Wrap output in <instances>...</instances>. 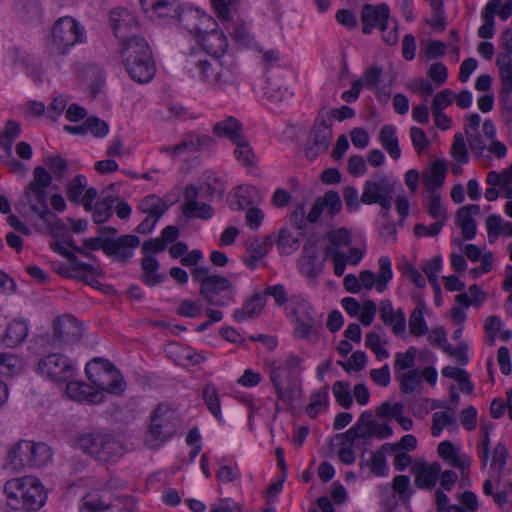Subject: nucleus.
<instances>
[{
  "mask_svg": "<svg viewBox=\"0 0 512 512\" xmlns=\"http://www.w3.org/2000/svg\"><path fill=\"white\" fill-rule=\"evenodd\" d=\"M497 489L498 491L493 495L496 504L503 506L512 501V470L509 469L498 476Z\"/></svg>",
  "mask_w": 512,
  "mask_h": 512,
  "instance_id": "nucleus-42",
  "label": "nucleus"
},
{
  "mask_svg": "<svg viewBox=\"0 0 512 512\" xmlns=\"http://www.w3.org/2000/svg\"><path fill=\"white\" fill-rule=\"evenodd\" d=\"M442 269V258L440 256L434 257L432 260L425 263L422 270L426 274L430 285L436 293L440 292V285L438 282L437 274Z\"/></svg>",
  "mask_w": 512,
  "mask_h": 512,
  "instance_id": "nucleus-59",
  "label": "nucleus"
},
{
  "mask_svg": "<svg viewBox=\"0 0 512 512\" xmlns=\"http://www.w3.org/2000/svg\"><path fill=\"white\" fill-rule=\"evenodd\" d=\"M87 186V180L84 175L75 176L66 185V196L68 200L75 204H80L82 194Z\"/></svg>",
  "mask_w": 512,
  "mask_h": 512,
  "instance_id": "nucleus-52",
  "label": "nucleus"
},
{
  "mask_svg": "<svg viewBox=\"0 0 512 512\" xmlns=\"http://www.w3.org/2000/svg\"><path fill=\"white\" fill-rule=\"evenodd\" d=\"M332 137L333 133L331 123H329V115L319 114L306 142V156L313 160L325 152L330 146Z\"/></svg>",
  "mask_w": 512,
  "mask_h": 512,
  "instance_id": "nucleus-11",
  "label": "nucleus"
},
{
  "mask_svg": "<svg viewBox=\"0 0 512 512\" xmlns=\"http://www.w3.org/2000/svg\"><path fill=\"white\" fill-rule=\"evenodd\" d=\"M159 262L153 256H145L141 261V269H142V282L149 286L153 287L160 283H162L165 279L164 274L158 273Z\"/></svg>",
  "mask_w": 512,
  "mask_h": 512,
  "instance_id": "nucleus-33",
  "label": "nucleus"
},
{
  "mask_svg": "<svg viewBox=\"0 0 512 512\" xmlns=\"http://www.w3.org/2000/svg\"><path fill=\"white\" fill-rule=\"evenodd\" d=\"M328 244L325 250L326 257L332 255H346L343 250L348 248L352 242L350 231L340 228L327 234Z\"/></svg>",
  "mask_w": 512,
  "mask_h": 512,
  "instance_id": "nucleus-28",
  "label": "nucleus"
},
{
  "mask_svg": "<svg viewBox=\"0 0 512 512\" xmlns=\"http://www.w3.org/2000/svg\"><path fill=\"white\" fill-rule=\"evenodd\" d=\"M437 451L442 459L449 461L452 466L461 469L462 473L469 469L471 464L470 458L465 455H460L459 449L450 441L446 440L441 442L438 445Z\"/></svg>",
  "mask_w": 512,
  "mask_h": 512,
  "instance_id": "nucleus-30",
  "label": "nucleus"
},
{
  "mask_svg": "<svg viewBox=\"0 0 512 512\" xmlns=\"http://www.w3.org/2000/svg\"><path fill=\"white\" fill-rule=\"evenodd\" d=\"M193 29L199 33L200 45L213 56L211 59H201L195 63L200 79L217 90L225 91L237 87L239 85L238 65L233 60L219 59L229 46L224 32L218 29L202 32L197 26Z\"/></svg>",
  "mask_w": 512,
  "mask_h": 512,
  "instance_id": "nucleus-1",
  "label": "nucleus"
},
{
  "mask_svg": "<svg viewBox=\"0 0 512 512\" xmlns=\"http://www.w3.org/2000/svg\"><path fill=\"white\" fill-rule=\"evenodd\" d=\"M446 171V164L442 160L437 159L431 164L430 171L423 174V179L429 192L435 191V189L443 185Z\"/></svg>",
  "mask_w": 512,
  "mask_h": 512,
  "instance_id": "nucleus-38",
  "label": "nucleus"
},
{
  "mask_svg": "<svg viewBox=\"0 0 512 512\" xmlns=\"http://www.w3.org/2000/svg\"><path fill=\"white\" fill-rule=\"evenodd\" d=\"M456 419L454 414H450L448 412H436L433 414L432 417V427H431V433L434 437H438L442 430L449 426L455 424Z\"/></svg>",
  "mask_w": 512,
  "mask_h": 512,
  "instance_id": "nucleus-62",
  "label": "nucleus"
},
{
  "mask_svg": "<svg viewBox=\"0 0 512 512\" xmlns=\"http://www.w3.org/2000/svg\"><path fill=\"white\" fill-rule=\"evenodd\" d=\"M324 262L316 258H300L298 268L300 273L309 280H315L322 272Z\"/></svg>",
  "mask_w": 512,
  "mask_h": 512,
  "instance_id": "nucleus-50",
  "label": "nucleus"
},
{
  "mask_svg": "<svg viewBox=\"0 0 512 512\" xmlns=\"http://www.w3.org/2000/svg\"><path fill=\"white\" fill-rule=\"evenodd\" d=\"M53 348H65L79 342L83 336L81 323L71 315L58 317L53 325Z\"/></svg>",
  "mask_w": 512,
  "mask_h": 512,
  "instance_id": "nucleus-13",
  "label": "nucleus"
},
{
  "mask_svg": "<svg viewBox=\"0 0 512 512\" xmlns=\"http://www.w3.org/2000/svg\"><path fill=\"white\" fill-rule=\"evenodd\" d=\"M378 263L379 269L377 274L371 270H363L360 272L359 279L361 289L364 288L365 290H371L372 288H375L379 293H382L387 289L388 283L393 277L391 260L386 256H382L379 258Z\"/></svg>",
  "mask_w": 512,
  "mask_h": 512,
  "instance_id": "nucleus-15",
  "label": "nucleus"
},
{
  "mask_svg": "<svg viewBox=\"0 0 512 512\" xmlns=\"http://www.w3.org/2000/svg\"><path fill=\"white\" fill-rule=\"evenodd\" d=\"M140 4L144 13L152 19L182 20V9L177 0H140Z\"/></svg>",
  "mask_w": 512,
  "mask_h": 512,
  "instance_id": "nucleus-19",
  "label": "nucleus"
},
{
  "mask_svg": "<svg viewBox=\"0 0 512 512\" xmlns=\"http://www.w3.org/2000/svg\"><path fill=\"white\" fill-rule=\"evenodd\" d=\"M109 19L114 34L119 40L130 37L129 33H132L138 26L136 17L125 8L112 9Z\"/></svg>",
  "mask_w": 512,
  "mask_h": 512,
  "instance_id": "nucleus-22",
  "label": "nucleus"
},
{
  "mask_svg": "<svg viewBox=\"0 0 512 512\" xmlns=\"http://www.w3.org/2000/svg\"><path fill=\"white\" fill-rule=\"evenodd\" d=\"M389 18L390 9L387 4H365L361 9L363 33L370 34L375 28H378L381 32H385L388 29Z\"/></svg>",
  "mask_w": 512,
  "mask_h": 512,
  "instance_id": "nucleus-16",
  "label": "nucleus"
},
{
  "mask_svg": "<svg viewBox=\"0 0 512 512\" xmlns=\"http://www.w3.org/2000/svg\"><path fill=\"white\" fill-rule=\"evenodd\" d=\"M51 184L52 175L49 171L43 166H36L33 170V179L25 187L15 208L24 218L37 216L47 230L55 235L64 230L65 224L49 209L47 189Z\"/></svg>",
  "mask_w": 512,
  "mask_h": 512,
  "instance_id": "nucleus-2",
  "label": "nucleus"
},
{
  "mask_svg": "<svg viewBox=\"0 0 512 512\" xmlns=\"http://www.w3.org/2000/svg\"><path fill=\"white\" fill-rule=\"evenodd\" d=\"M415 474V486L419 489H432L439 478L441 465L438 462L427 464L425 462L416 463L413 468Z\"/></svg>",
  "mask_w": 512,
  "mask_h": 512,
  "instance_id": "nucleus-25",
  "label": "nucleus"
},
{
  "mask_svg": "<svg viewBox=\"0 0 512 512\" xmlns=\"http://www.w3.org/2000/svg\"><path fill=\"white\" fill-rule=\"evenodd\" d=\"M114 202L113 197H107L94 205L92 218L96 224H102L112 216Z\"/></svg>",
  "mask_w": 512,
  "mask_h": 512,
  "instance_id": "nucleus-54",
  "label": "nucleus"
},
{
  "mask_svg": "<svg viewBox=\"0 0 512 512\" xmlns=\"http://www.w3.org/2000/svg\"><path fill=\"white\" fill-rule=\"evenodd\" d=\"M28 328L25 322L14 320L10 322L6 328L5 335L3 337V343L7 347L14 348L20 345L26 338Z\"/></svg>",
  "mask_w": 512,
  "mask_h": 512,
  "instance_id": "nucleus-41",
  "label": "nucleus"
},
{
  "mask_svg": "<svg viewBox=\"0 0 512 512\" xmlns=\"http://www.w3.org/2000/svg\"><path fill=\"white\" fill-rule=\"evenodd\" d=\"M379 140L382 147L388 152L392 159L397 160L401 156V150L396 136V128L392 125H385L380 130Z\"/></svg>",
  "mask_w": 512,
  "mask_h": 512,
  "instance_id": "nucleus-40",
  "label": "nucleus"
},
{
  "mask_svg": "<svg viewBox=\"0 0 512 512\" xmlns=\"http://www.w3.org/2000/svg\"><path fill=\"white\" fill-rule=\"evenodd\" d=\"M20 136V125L14 120L6 123L4 130L0 133V145L11 154L13 142Z\"/></svg>",
  "mask_w": 512,
  "mask_h": 512,
  "instance_id": "nucleus-53",
  "label": "nucleus"
},
{
  "mask_svg": "<svg viewBox=\"0 0 512 512\" xmlns=\"http://www.w3.org/2000/svg\"><path fill=\"white\" fill-rule=\"evenodd\" d=\"M192 277L200 284V294L209 304L225 307L233 301L235 288L225 276L211 274L208 267L198 266L192 270Z\"/></svg>",
  "mask_w": 512,
  "mask_h": 512,
  "instance_id": "nucleus-4",
  "label": "nucleus"
},
{
  "mask_svg": "<svg viewBox=\"0 0 512 512\" xmlns=\"http://www.w3.org/2000/svg\"><path fill=\"white\" fill-rule=\"evenodd\" d=\"M140 244V238L135 235H122L116 239L106 238L104 253L114 257L116 261L127 263L133 256V250Z\"/></svg>",
  "mask_w": 512,
  "mask_h": 512,
  "instance_id": "nucleus-18",
  "label": "nucleus"
},
{
  "mask_svg": "<svg viewBox=\"0 0 512 512\" xmlns=\"http://www.w3.org/2000/svg\"><path fill=\"white\" fill-rule=\"evenodd\" d=\"M25 476L8 480L4 485V493L7 496L8 505L17 509L25 486Z\"/></svg>",
  "mask_w": 512,
  "mask_h": 512,
  "instance_id": "nucleus-45",
  "label": "nucleus"
},
{
  "mask_svg": "<svg viewBox=\"0 0 512 512\" xmlns=\"http://www.w3.org/2000/svg\"><path fill=\"white\" fill-rule=\"evenodd\" d=\"M215 140L209 135L202 134H187L183 137L182 141L174 145L175 152H190L194 153L212 147Z\"/></svg>",
  "mask_w": 512,
  "mask_h": 512,
  "instance_id": "nucleus-29",
  "label": "nucleus"
},
{
  "mask_svg": "<svg viewBox=\"0 0 512 512\" xmlns=\"http://www.w3.org/2000/svg\"><path fill=\"white\" fill-rule=\"evenodd\" d=\"M262 196L255 186L239 185L228 196V205L232 210L242 211L259 204Z\"/></svg>",
  "mask_w": 512,
  "mask_h": 512,
  "instance_id": "nucleus-21",
  "label": "nucleus"
},
{
  "mask_svg": "<svg viewBox=\"0 0 512 512\" xmlns=\"http://www.w3.org/2000/svg\"><path fill=\"white\" fill-rule=\"evenodd\" d=\"M174 412L165 405H160L150 417V425L144 438L145 445L157 448L172 438L176 431Z\"/></svg>",
  "mask_w": 512,
  "mask_h": 512,
  "instance_id": "nucleus-8",
  "label": "nucleus"
},
{
  "mask_svg": "<svg viewBox=\"0 0 512 512\" xmlns=\"http://www.w3.org/2000/svg\"><path fill=\"white\" fill-rule=\"evenodd\" d=\"M213 132L219 137L229 138L233 143L241 141L243 138L241 135V125L234 117H228L216 123Z\"/></svg>",
  "mask_w": 512,
  "mask_h": 512,
  "instance_id": "nucleus-39",
  "label": "nucleus"
},
{
  "mask_svg": "<svg viewBox=\"0 0 512 512\" xmlns=\"http://www.w3.org/2000/svg\"><path fill=\"white\" fill-rule=\"evenodd\" d=\"M198 191L194 185H188L184 192V203L182 212L186 218L209 219L213 215V209L210 205L197 202Z\"/></svg>",
  "mask_w": 512,
  "mask_h": 512,
  "instance_id": "nucleus-23",
  "label": "nucleus"
},
{
  "mask_svg": "<svg viewBox=\"0 0 512 512\" xmlns=\"http://www.w3.org/2000/svg\"><path fill=\"white\" fill-rule=\"evenodd\" d=\"M127 73L134 81L138 83H147L155 75L156 67L152 55L147 58H139L129 63L123 64Z\"/></svg>",
  "mask_w": 512,
  "mask_h": 512,
  "instance_id": "nucleus-26",
  "label": "nucleus"
},
{
  "mask_svg": "<svg viewBox=\"0 0 512 512\" xmlns=\"http://www.w3.org/2000/svg\"><path fill=\"white\" fill-rule=\"evenodd\" d=\"M215 13L231 38L242 45H248L252 37L246 23L238 13L239 0H211Z\"/></svg>",
  "mask_w": 512,
  "mask_h": 512,
  "instance_id": "nucleus-7",
  "label": "nucleus"
},
{
  "mask_svg": "<svg viewBox=\"0 0 512 512\" xmlns=\"http://www.w3.org/2000/svg\"><path fill=\"white\" fill-rule=\"evenodd\" d=\"M417 355V349L411 346L406 352H398L395 355L394 371L397 374L403 372V370L410 369L415 365V358Z\"/></svg>",
  "mask_w": 512,
  "mask_h": 512,
  "instance_id": "nucleus-56",
  "label": "nucleus"
},
{
  "mask_svg": "<svg viewBox=\"0 0 512 512\" xmlns=\"http://www.w3.org/2000/svg\"><path fill=\"white\" fill-rule=\"evenodd\" d=\"M3 467L12 473H21L29 469L28 443L26 440L18 441L9 449Z\"/></svg>",
  "mask_w": 512,
  "mask_h": 512,
  "instance_id": "nucleus-24",
  "label": "nucleus"
},
{
  "mask_svg": "<svg viewBox=\"0 0 512 512\" xmlns=\"http://www.w3.org/2000/svg\"><path fill=\"white\" fill-rule=\"evenodd\" d=\"M394 194V183L382 175L365 181L360 201L365 205L378 204L387 213L391 209Z\"/></svg>",
  "mask_w": 512,
  "mask_h": 512,
  "instance_id": "nucleus-10",
  "label": "nucleus"
},
{
  "mask_svg": "<svg viewBox=\"0 0 512 512\" xmlns=\"http://www.w3.org/2000/svg\"><path fill=\"white\" fill-rule=\"evenodd\" d=\"M329 403V388L324 386L313 392L310 396V403L306 407V413L310 418H316L321 408L327 407Z\"/></svg>",
  "mask_w": 512,
  "mask_h": 512,
  "instance_id": "nucleus-47",
  "label": "nucleus"
},
{
  "mask_svg": "<svg viewBox=\"0 0 512 512\" xmlns=\"http://www.w3.org/2000/svg\"><path fill=\"white\" fill-rule=\"evenodd\" d=\"M85 372L89 381L98 389L97 392L122 395L126 389L123 375L107 359L94 358L86 364ZM99 397H102L101 393Z\"/></svg>",
  "mask_w": 512,
  "mask_h": 512,
  "instance_id": "nucleus-6",
  "label": "nucleus"
},
{
  "mask_svg": "<svg viewBox=\"0 0 512 512\" xmlns=\"http://www.w3.org/2000/svg\"><path fill=\"white\" fill-rule=\"evenodd\" d=\"M382 77L383 69L378 66H371L364 71L362 77L357 79V81H360L362 88L375 90L379 98L382 97V95L388 98L389 92H384L383 89L380 88Z\"/></svg>",
  "mask_w": 512,
  "mask_h": 512,
  "instance_id": "nucleus-36",
  "label": "nucleus"
},
{
  "mask_svg": "<svg viewBox=\"0 0 512 512\" xmlns=\"http://www.w3.org/2000/svg\"><path fill=\"white\" fill-rule=\"evenodd\" d=\"M19 370V359L11 353H0V375L13 376Z\"/></svg>",
  "mask_w": 512,
  "mask_h": 512,
  "instance_id": "nucleus-63",
  "label": "nucleus"
},
{
  "mask_svg": "<svg viewBox=\"0 0 512 512\" xmlns=\"http://www.w3.org/2000/svg\"><path fill=\"white\" fill-rule=\"evenodd\" d=\"M501 5V0H490L482 11L483 25L478 29V36L483 39H490L494 36L495 22L494 15Z\"/></svg>",
  "mask_w": 512,
  "mask_h": 512,
  "instance_id": "nucleus-34",
  "label": "nucleus"
},
{
  "mask_svg": "<svg viewBox=\"0 0 512 512\" xmlns=\"http://www.w3.org/2000/svg\"><path fill=\"white\" fill-rule=\"evenodd\" d=\"M123 64L129 63L139 58H147L152 55V51L144 37L131 35L120 40L119 48Z\"/></svg>",
  "mask_w": 512,
  "mask_h": 512,
  "instance_id": "nucleus-20",
  "label": "nucleus"
},
{
  "mask_svg": "<svg viewBox=\"0 0 512 512\" xmlns=\"http://www.w3.org/2000/svg\"><path fill=\"white\" fill-rule=\"evenodd\" d=\"M168 208L169 204L155 194L145 196L138 205L140 212L156 218H161Z\"/></svg>",
  "mask_w": 512,
  "mask_h": 512,
  "instance_id": "nucleus-37",
  "label": "nucleus"
},
{
  "mask_svg": "<svg viewBox=\"0 0 512 512\" xmlns=\"http://www.w3.org/2000/svg\"><path fill=\"white\" fill-rule=\"evenodd\" d=\"M399 381L400 390L404 394L412 393L422 387L421 374L419 370L412 369L396 375Z\"/></svg>",
  "mask_w": 512,
  "mask_h": 512,
  "instance_id": "nucleus-46",
  "label": "nucleus"
},
{
  "mask_svg": "<svg viewBox=\"0 0 512 512\" xmlns=\"http://www.w3.org/2000/svg\"><path fill=\"white\" fill-rule=\"evenodd\" d=\"M29 469H40L52 461L53 451L44 442L27 441Z\"/></svg>",
  "mask_w": 512,
  "mask_h": 512,
  "instance_id": "nucleus-27",
  "label": "nucleus"
},
{
  "mask_svg": "<svg viewBox=\"0 0 512 512\" xmlns=\"http://www.w3.org/2000/svg\"><path fill=\"white\" fill-rule=\"evenodd\" d=\"M77 445L99 462H117L124 454L123 443L109 433H87L77 439Z\"/></svg>",
  "mask_w": 512,
  "mask_h": 512,
  "instance_id": "nucleus-5",
  "label": "nucleus"
},
{
  "mask_svg": "<svg viewBox=\"0 0 512 512\" xmlns=\"http://www.w3.org/2000/svg\"><path fill=\"white\" fill-rule=\"evenodd\" d=\"M234 144L237 145L234 151L237 160L244 166H255L256 157L247 140L243 137L241 141L235 142Z\"/></svg>",
  "mask_w": 512,
  "mask_h": 512,
  "instance_id": "nucleus-60",
  "label": "nucleus"
},
{
  "mask_svg": "<svg viewBox=\"0 0 512 512\" xmlns=\"http://www.w3.org/2000/svg\"><path fill=\"white\" fill-rule=\"evenodd\" d=\"M496 65L502 82V90L505 93L512 92V58L509 54H498Z\"/></svg>",
  "mask_w": 512,
  "mask_h": 512,
  "instance_id": "nucleus-44",
  "label": "nucleus"
},
{
  "mask_svg": "<svg viewBox=\"0 0 512 512\" xmlns=\"http://www.w3.org/2000/svg\"><path fill=\"white\" fill-rule=\"evenodd\" d=\"M333 395L337 401V403L348 409L353 403V399L351 396L350 384L345 381H336L332 387Z\"/></svg>",
  "mask_w": 512,
  "mask_h": 512,
  "instance_id": "nucleus-58",
  "label": "nucleus"
},
{
  "mask_svg": "<svg viewBox=\"0 0 512 512\" xmlns=\"http://www.w3.org/2000/svg\"><path fill=\"white\" fill-rule=\"evenodd\" d=\"M409 332L413 336L421 337L428 333V326L423 316V307L418 305L409 316Z\"/></svg>",
  "mask_w": 512,
  "mask_h": 512,
  "instance_id": "nucleus-49",
  "label": "nucleus"
},
{
  "mask_svg": "<svg viewBox=\"0 0 512 512\" xmlns=\"http://www.w3.org/2000/svg\"><path fill=\"white\" fill-rule=\"evenodd\" d=\"M52 39V53L64 55L70 47L83 41L84 30L74 18L62 17L54 24Z\"/></svg>",
  "mask_w": 512,
  "mask_h": 512,
  "instance_id": "nucleus-9",
  "label": "nucleus"
},
{
  "mask_svg": "<svg viewBox=\"0 0 512 512\" xmlns=\"http://www.w3.org/2000/svg\"><path fill=\"white\" fill-rule=\"evenodd\" d=\"M302 358L290 354L285 360L269 363V376L276 395L284 403L293 402L300 392V386L293 378V372L301 366Z\"/></svg>",
  "mask_w": 512,
  "mask_h": 512,
  "instance_id": "nucleus-3",
  "label": "nucleus"
},
{
  "mask_svg": "<svg viewBox=\"0 0 512 512\" xmlns=\"http://www.w3.org/2000/svg\"><path fill=\"white\" fill-rule=\"evenodd\" d=\"M294 336L298 339L311 340L320 321L314 308L305 300L296 301L293 309Z\"/></svg>",
  "mask_w": 512,
  "mask_h": 512,
  "instance_id": "nucleus-12",
  "label": "nucleus"
},
{
  "mask_svg": "<svg viewBox=\"0 0 512 512\" xmlns=\"http://www.w3.org/2000/svg\"><path fill=\"white\" fill-rule=\"evenodd\" d=\"M44 163L49 168L52 178L56 180L61 181L68 171V163L60 155L48 156L44 159Z\"/></svg>",
  "mask_w": 512,
  "mask_h": 512,
  "instance_id": "nucleus-57",
  "label": "nucleus"
},
{
  "mask_svg": "<svg viewBox=\"0 0 512 512\" xmlns=\"http://www.w3.org/2000/svg\"><path fill=\"white\" fill-rule=\"evenodd\" d=\"M450 154L459 164L468 163L469 154L462 133L459 132L454 135Z\"/></svg>",
  "mask_w": 512,
  "mask_h": 512,
  "instance_id": "nucleus-61",
  "label": "nucleus"
},
{
  "mask_svg": "<svg viewBox=\"0 0 512 512\" xmlns=\"http://www.w3.org/2000/svg\"><path fill=\"white\" fill-rule=\"evenodd\" d=\"M425 207L430 217L437 219V221H443L445 224L448 214L442 206L441 197L438 193L435 191L430 192Z\"/></svg>",
  "mask_w": 512,
  "mask_h": 512,
  "instance_id": "nucleus-51",
  "label": "nucleus"
},
{
  "mask_svg": "<svg viewBox=\"0 0 512 512\" xmlns=\"http://www.w3.org/2000/svg\"><path fill=\"white\" fill-rule=\"evenodd\" d=\"M203 399L208 410L216 417L217 420L222 419L221 404L218 389L212 383H207L203 388Z\"/></svg>",
  "mask_w": 512,
  "mask_h": 512,
  "instance_id": "nucleus-48",
  "label": "nucleus"
},
{
  "mask_svg": "<svg viewBox=\"0 0 512 512\" xmlns=\"http://www.w3.org/2000/svg\"><path fill=\"white\" fill-rule=\"evenodd\" d=\"M38 368L42 374L58 383L72 379L75 372L71 360L58 353H51L44 357L38 363Z\"/></svg>",
  "mask_w": 512,
  "mask_h": 512,
  "instance_id": "nucleus-14",
  "label": "nucleus"
},
{
  "mask_svg": "<svg viewBox=\"0 0 512 512\" xmlns=\"http://www.w3.org/2000/svg\"><path fill=\"white\" fill-rule=\"evenodd\" d=\"M66 394L69 398L75 401L88 400L92 403L102 402V397H99V392L92 391L90 385L82 381H66Z\"/></svg>",
  "mask_w": 512,
  "mask_h": 512,
  "instance_id": "nucleus-31",
  "label": "nucleus"
},
{
  "mask_svg": "<svg viewBox=\"0 0 512 512\" xmlns=\"http://www.w3.org/2000/svg\"><path fill=\"white\" fill-rule=\"evenodd\" d=\"M25 486L21 496L22 507L28 512L40 510L47 500V491L41 481L33 476H25Z\"/></svg>",
  "mask_w": 512,
  "mask_h": 512,
  "instance_id": "nucleus-17",
  "label": "nucleus"
},
{
  "mask_svg": "<svg viewBox=\"0 0 512 512\" xmlns=\"http://www.w3.org/2000/svg\"><path fill=\"white\" fill-rule=\"evenodd\" d=\"M276 245L281 254L289 255L298 249L299 240L288 229L283 228L279 231Z\"/></svg>",
  "mask_w": 512,
  "mask_h": 512,
  "instance_id": "nucleus-55",
  "label": "nucleus"
},
{
  "mask_svg": "<svg viewBox=\"0 0 512 512\" xmlns=\"http://www.w3.org/2000/svg\"><path fill=\"white\" fill-rule=\"evenodd\" d=\"M93 125H100L102 127V131H96V137H104L107 135L109 131L108 124L97 117H89L81 125H66L64 126V130L74 135H85L89 133Z\"/></svg>",
  "mask_w": 512,
  "mask_h": 512,
  "instance_id": "nucleus-43",
  "label": "nucleus"
},
{
  "mask_svg": "<svg viewBox=\"0 0 512 512\" xmlns=\"http://www.w3.org/2000/svg\"><path fill=\"white\" fill-rule=\"evenodd\" d=\"M266 299L260 293H254L241 309L234 311L233 317L236 321H243L258 315L264 308Z\"/></svg>",
  "mask_w": 512,
  "mask_h": 512,
  "instance_id": "nucleus-35",
  "label": "nucleus"
},
{
  "mask_svg": "<svg viewBox=\"0 0 512 512\" xmlns=\"http://www.w3.org/2000/svg\"><path fill=\"white\" fill-rule=\"evenodd\" d=\"M247 251L249 253V258L245 260V263L247 266L254 268L256 262L267 254V243L254 240L248 246Z\"/></svg>",
  "mask_w": 512,
  "mask_h": 512,
  "instance_id": "nucleus-64",
  "label": "nucleus"
},
{
  "mask_svg": "<svg viewBox=\"0 0 512 512\" xmlns=\"http://www.w3.org/2000/svg\"><path fill=\"white\" fill-rule=\"evenodd\" d=\"M81 512H134L130 507L120 502L107 503L104 500L92 496L83 499Z\"/></svg>",
  "mask_w": 512,
  "mask_h": 512,
  "instance_id": "nucleus-32",
  "label": "nucleus"
}]
</instances>
